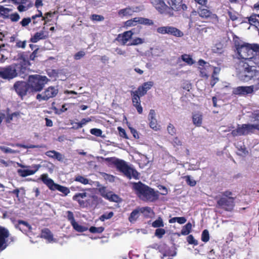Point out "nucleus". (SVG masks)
I'll return each mask as SVG.
<instances>
[{"label":"nucleus","instance_id":"f257e3e1","mask_svg":"<svg viewBox=\"0 0 259 259\" xmlns=\"http://www.w3.org/2000/svg\"><path fill=\"white\" fill-rule=\"evenodd\" d=\"M132 188L137 195L145 201L154 202L158 199V195L154 189L141 182L132 183Z\"/></svg>","mask_w":259,"mask_h":259},{"label":"nucleus","instance_id":"f03ea898","mask_svg":"<svg viewBox=\"0 0 259 259\" xmlns=\"http://www.w3.org/2000/svg\"><path fill=\"white\" fill-rule=\"evenodd\" d=\"M105 161L113 164L119 171L122 172L128 179H139V173L135 169L130 167L123 160L115 157H108L105 158Z\"/></svg>","mask_w":259,"mask_h":259},{"label":"nucleus","instance_id":"7ed1b4c3","mask_svg":"<svg viewBox=\"0 0 259 259\" xmlns=\"http://www.w3.org/2000/svg\"><path fill=\"white\" fill-rule=\"evenodd\" d=\"M38 48L35 49L33 52L29 56L28 53L22 52L18 54L17 58V68L19 69L17 72V76L25 78L28 74V67L30 65L29 60H34L37 57Z\"/></svg>","mask_w":259,"mask_h":259},{"label":"nucleus","instance_id":"20e7f679","mask_svg":"<svg viewBox=\"0 0 259 259\" xmlns=\"http://www.w3.org/2000/svg\"><path fill=\"white\" fill-rule=\"evenodd\" d=\"M154 85L151 81L145 82L138 88L137 91L131 92L132 103L133 106L136 108L139 114L143 112V108L141 105L140 97L144 96Z\"/></svg>","mask_w":259,"mask_h":259},{"label":"nucleus","instance_id":"39448f33","mask_svg":"<svg viewBox=\"0 0 259 259\" xmlns=\"http://www.w3.org/2000/svg\"><path fill=\"white\" fill-rule=\"evenodd\" d=\"M49 80L47 76L39 74L30 75L28 77V82L32 92L41 91Z\"/></svg>","mask_w":259,"mask_h":259},{"label":"nucleus","instance_id":"423d86ee","mask_svg":"<svg viewBox=\"0 0 259 259\" xmlns=\"http://www.w3.org/2000/svg\"><path fill=\"white\" fill-rule=\"evenodd\" d=\"M240 58L245 60L252 58L253 52L259 51V45L246 43L237 50Z\"/></svg>","mask_w":259,"mask_h":259},{"label":"nucleus","instance_id":"0eeeda50","mask_svg":"<svg viewBox=\"0 0 259 259\" xmlns=\"http://www.w3.org/2000/svg\"><path fill=\"white\" fill-rule=\"evenodd\" d=\"M41 179L43 183L51 190H57L63 193L65 196L70 193V190L67 187L55 184L52 179L48 178V176L46 174H42L41 176Z\"/></svg>","mask_w":259,"mask_h":259},{"label":"nucleus","instance_id":"6e6552de","mask_svg":"<svg viewBox=\"0 0 259 259\" xmlns=\"http://www.w3.org/2000/svg\"><path fill=\"white\" fill-rule=\"evenodd\" d=\"M217 207L227 211H231L235 206V198H227L216 196Z\"/></svg>","mask_w":259,"mask_h":259},{"label":"nucleus","instance_id":"1a4fd4ad","mask_svg":"<svg viewBox=\"0 0 259 259\" xmlns=\"http://www.w3.org/2000/svg\"><path fill=\"white\" fill-rule=\"evenodd\" d=\"M16 77V64L0 67V78L10 80Z\"/></svg>","mask_w":259,"mask_h":259},{"label":"nucleus","instance_id":"9d476101","mask_svg":"<svg viewBox=\"0 0 259 259\" xmlns=\"http://www.w3.org/2000/svg\"><path fill=\"white\" fill-rule=\"evenodd\" d=\"M169 6V9H168V16L169 17H172L174 16V11L179 12L181 10L186 11L187 10V6L183 4V0H170L167 2Z\"/></svg>","mask_w":259,"mask_h":259},{"label":"nucleus","instance_id":"9b49d317","mask_svg":"<svg viewBox=\"0 0 259 259\" xmlns=\"http://www.w3.org/2000/svg\"><path fill=\"white\" fill-rule=\"evenodd\" d=\"M157 32L161 34H169L176 37H182L184 33L180 30L173 26H166L157 28Z\"/></svg>","mask_w":259,"mask_h":259},{"label":"nucleus","instance_id":"f8f14e48","mask_svg":"<svg viewBox=\"0 0 259 259\" xmlns=\"http://www.w3.org/2000/svg\"><path fill=\"white\" fill-rule=\"evenodd\" d=\"M58 90L54 87L50 86L46 89L42 94L36 95V99L39 101H48L50 98H53L57 96Z\"/></svg>","mask_w":259,"mask_h":259},{"label":"nucleus","instance_id":"ddd939ff","mask_svg":"<svg viewBox=\"0 0 259 259\" xmlns=\"http://www.w3.org/2000/svg\"><path fill=\"white\" fill-rule=\"evenodd\" d=\"M252 124H243L241 125H238L237 128L233 130L231 134L234 136L246 135L250 133H253L252 131Z\"/></svg>","mask_w":259,"mask_h":259},{"label":"nucleus","instance_id":"4468645a","mask_svg":"<svg viewBox=\"0 0 259 259\" xmlns=\"http://www.w3.org/2000/svg\"><path fill=\"white\" fill-rule=\"evenodd\" d=\"M6 8L0 6V17L3 18H10L12 21H16V13H12L14 8L12 6Z\"/></svg>","mask_w":259,"mask_h":259},{"label":"nucleus","instance_id":"2eb2a0df","mask_svg":"<svg viewBox=\"0 0 259 259\" xmlns=\"http://www.w3.org/2000/svg\"><path fill=\"white\" fill-rule=\"evenodd\" d=\"M151 3L159 13L168 15V9H169L163 0H150Z\"/></svg>","mask_w":259,"mask_h":259},{"label":"nucleus","instance_id":"dca6fc26","mask_svg":"<svg viewBox=\"0 0 259 259\" xmlns=\"http://www.w3.org/2000/svg\"><path fill=\"white\" fill-rule=\"evenodd\" d=\"M199 65L198 69L200 72V76L201 77L207 78L208 75V69L209 68L212 67L208 62H206L203 59H199L198 61Z\"/></svg>","mask_w":259,"mask_h":259},{"label":"nucleus","instance_id":"f3484780","mask_svg":"<svg viewBox=\"0 0 259 259\" xmlns=\"http://www.w3.org/2000/svg\"><path fill=\"white\" fill-rule=\"evenodd\" d=\"M9 236V231L4 227H0V251L4 250L7 247V238Z\"/></svg>","mask_w":259,"mask_h":259},{"label":"nucleus","instance_id":"a211bd4d","mask_svg":"<svg viewBox=\"0 0 259 259\" xmlns=\"http://www.w3.org/2000/svg\"><path fill=\"white\" fill-rule=\"evenodd\" d=\"M243 73L241 75V79L247 81L250 80L254 75V73L252 70V66H250L247 63H243L242 65Z\"/></svg>","mask_w":259,"mask_h":259},{"label":"nucleus","instance_id":"6ab92c4d","mask_svg":"<svg viewBox=\"0 0 259 259\" xmlns=\"http://www.w3.org/2000/svg\"><path fill=\"white\" fill-rule=\"evenodd\" d=\"M134 33L132 30L124 31L122 33L119 34L115 40L120 42L122 45H125L128 41L132 39Z\"/></svg>","mask_w":259,"mask_h":259},{"label":"nucleus","instance_id":"aec40b11","mask_svg":"<svg viewBox=\"0 0 259 259\" xmlns=\"http://www.w3.org/2000/svg\"><path fill=\"white\" fill-rule=\"evenodd\" d=\"M253 85L248 87H238L233 89V94L237 95H246L249 94H251L253 92Z\"/></svg>","mask_w":259,"mask_h":259},{"label":"nucleus","instance_id":"412c9836","mask_svg":"<svg viewBox=\"0 0 259 259\" xmlns=\"http://www.w3.org/2000/svg\"><path fill=\"white\" fill-rule=\"evenodd\" d=\"M30 87L29 83L23 81H17V94L21 98L26 95Z\"/></svg>","mask_w":259,"mask_h":259},{"label":"nucleus","instance_id":"4be33fe9","mask_svg":"<svg viewBox=\"0 0 259 259\" xmlns=\"http://www.w3.org/2000/svg\"><path fill=\"white\" fill-rule=\"evenodd\" d=\"M41 167L40 164H34L31 166V169H18L17 172L22 177H26L34 174Z\"/></svg>","mask_w":259,"mask_h":259},{"label":"nucleus","instance_id":"5701e85b","mask_svg":"<svg viewBox=\"0 0 259 259\" xmlns=\"http://www.w3.org/2000/svg\"><path fill=\"white\" fill-rule=\"evenodd\" d=\"M87 196V193L86 192L77 193L73 196L72 199L74 201H77L80 206L84 207H87V202L86 200L84 201L83 199L85 198Z\"/></svg>","mask_w":259,"mask_h":259},{"label":"nucleus","instance_id":"b1692460","mask_svg":"<svg viewBox=\"0 0 259 259\" xmlns=\"http://www.w3.org/2000/svg\"><path fill=\"white\" fill-rule=\"evenodd\" d=\"M33 4L30 0H21L17 9L20 12L26 11L33 6Z\"/></svg>","mask_w":259,"mask_h":259},{"label":"nucleus","instance_id":"393cba45","mask_svg":"<svg viewBox=\"0 0 259 259\" xmlns=\"http://www.w3.org/2000/svg\"><path fill=\"white\" fill-rule=\"evenodd\" d=\"M46 155L50 158L57 159L59 161H63L64 156L60 152L55 150H50L45 153Z\"/></svg>","mask_w":259,"mask_h":259},{"label":"nucleus","instance_id":"a878e982","mask_svg":"<svg viewBox=\"0 0 259 259\" xmlns=\"http://www.w3.org/2000/svg\"><path fill=\"white\" fill-rule=\"evenodd\" d=\"M17 228L25 233L30 231L31 229V226L27 222L20 220L18 221Z\"/></svg>","mask_w":259,"mask_h":259},{"label":"nucleus","instance_id":"bb28decb","mask_svg":"<svg viewBox=\"0 0 259 259\" xmlns=\"http://www.w3.org/2000/svg\"><path fill=\"white\" fill-rule=\"evenodd\" d=\"M100 199L98 197L95 195H90L88 199L86 200L87 207L90 206H96L99 203Z\"/></svg>","mask_w":259,"mask_h":259},{"label":"nucleus","instance_id":"cd10ccee","mask_svg":"<svg viewBox=\"0 0 259 259\" xmlns=\"http://www.w3.org/2000/svg\"><path fill=\"white\" fill-rule=\"evenodd\" d=\"M41 237L47 239L49 242H51L53 240V235L51 231L48 228H45L42 230L41 232Z\"/></svg>","mask_w":259,"mask_h":259},{"label":"nucleus","instance_id":"c85d7f7f","mask_svg":"<svg viewBox=\"0 0 259 259\" xmlns=\"http://www.w3.org/2000/svg\"><path fill=\"white\" fill-rule=\"evenodd\" d=\"M140 207L134 209L128 217L129 222L132 223L135 222L140 217Z\"/></svg>","mask_w":259,"mask_h":259},{"label":"nucleus","instance_id":"c756f323","mask_svg":"<svg viewBox=\"0 0 259 259\" xmlns=\"http://www.w3.org/2000/svg\"><path fill=\"white\" fill-rule=\"evenodd\" d=\"M192 120L193 124L198 127L201 126L202 123V115L200 113H196L193 115Z\"/></svg>","mask_w":259,"mask_h":259},{"label":"nucleus","instance_id":"7c9ffc66","mask_svg":"<svg viewBox=\"0 0 259 259\" xmlns=\"http://www.w3.org/2000/svg\"><path fill=\"white\" fill-rule=\"evenodd\" d=\"M45 38V36H44V32L42 31L40 32H36L33 36H32L30 41L32 42L35 43L37 42L40 39H43Z\"/></svg>","mask_w":259,"mask_h":259},{"label":"nucleus","instance_id":"2f4dec72","mask_svg":"<svg viewBox=\"0 0 259 259\" xmlns=\"http://www.w3.org/2000/svg\"><path fill=\"white\" fill-rule=\"evenodd\" d=\"M140 213H142L145 218H150L151 214H154L153 211L152 209L148 206L140 207Z\"/></svg>","mask_w":259,"mask_h":259},{"label":"nucleus","instance_id":"473e14b6","mask_svg":"<svg viewBox=\"0 0 259 259\" xmlns=\"http://www.w3.org/2000/svg\"><path fill=\"white\" fill-rule=\"evenodd\" d=\"M105 198L108 199L110 201L117 202L119 201L120 198L117 195L114 194L113 192L110 191L108 193L107 195H106Z\"/></svg>","mask_w":259,"mask_h":259},{"label":"nucleus","instance_id":"72a5a7b5","mask_svg":"<svg viewBox=\"0 0 259 259\" xmlns=\"http://www.w3.org/2000/svg\"><path fill=\"white\" fill-rule=\"evenodd\" d=\"M105 198L108 199L110 201L117 202L119 201L120 198L117 195L114 194L113 192L110 191L108 193L107 195H106Z\"/></svg>","mask_w":259,"mask_h":259},{"label":"nucleus","instance_id":"f704fd0d","mask_svg":"<svg viewBox=\"0 0 259 259\" xmlns=\"http://www.w3.org/2000/svg\"><path fill=\"white\" fill-rule=\"evenodd\" d=\"M198 14L200 17L203 18H207L211 16L212 13L206 9H199Z\"/></svg>","mask_w":259,"mask_h":259},{"label":"nucleus","instance_id":"c9c22d12","mask_svg":"<svg viewBox=\"0 0 259 259\" xmlns=\"http://www.w3.org/2000/svg\"><path fill=\"white\" fill-rule=\"evenodd\" d=\"M247 18L249 23L251 25L254 26L257 29L259 30V21L256 18L254 14H252Z\"/></svg>","mask_w":259,"mask_h":259},{"label":"nucleus","instance_id":"e433bc0d","mask_svg":"<svg viewBox=\"0 0 259 259\" xmlns=\"http://www.w3.org/2000/svg\"><path fill=\"white\" fill-rule=\"evenodd\" d=\"M181 59L188 65H192L195 63V61L190 55L185 54L181 55Z\"/></svg>","mask_w":259,"mask_h":259},{"label":"nucleus","instance_id":"4c0bfd02","mask_svg":"<svg viewBox=\"0 0 259 259\" xmlns=\"http://www.w3.org/2000/svg\"><path fill=\"white\" fill-rule=\"evenodd\" d=\"M191 229L192 224L189 222L183 227L181 234L183 235H187L190 233Z\"/></svg>","mask_w":259,"mask_h":259},{"label":"nucleus","instance_id":"58836bf2","mask_svg":"<svg viewBox=\"0 0 259 259\" xmlns=\"http://www.w3.org/2000/svg\"><path fill=\"white\" fill-rule=\"evenodd\" d=\"M234 45L236 49V50L239 49L241 47L244 45L245 42H244L240 39V38L236 35H234L233 37Z\"/></svg>","mask_w":259,"mask_h":259},{"label":"nucleus","instance_id":"ea45409f","mask_svg":"<svg viewBox=\"0 0 259 259\" xmlns=\"http://www.w3.org/2000/svg\"><path fill=\"white\" fill-rule=\"evenodd\" d=\"M138 23L140 24H144L145 25L151 26L154 24L153 21L148 18L143 17H138Z\"/></svg>","mask_w":259,"mask_h":259},{"label":"nucleus","instance_id":"a19ab883","mask_svg":"<svg viewBox=\"0 0 259 259\" xmlns=\"http://www.w3.org/2000/svg\"><path fill=\"white\" fill-rule=\"evenodd\" d=\"M133 11L132 9L130 7H127L124 9H122L120 10L118 14L119 16H131L132 15Z\"/></svg>","mask_w":259,"mask_h":259},{"label":"nucleus","instance_id":"79ce46f5","mask_svg":"<svg viewBox=\"0 0 259 259\" xmlns=\"http://www.w3.org/2000/svg\"><path fill=\"white\" fill-rule=\"evenodd\" d=\"M217 69V67H213V71L211 75L210 81V85L212 87H213L219 80V78L217 76V75L218 73V72L216 71Z\"/></svg>","mask_w":259,"mask_h":259},{"label":"nucleus","instance_id":"37998d69","mask_svg":"<svg viewBox=\"0 0 259 259\" xmlns=\"http://www.w3.org/2000/svg\"><path fill=\"white\" fill-rule=\"evenodd\" d=\"M183 179L185 180L187 184L191 187H194L196 185V181L192 179L190 176H184Z\"/></svg>","mask_w":259,"mask_h":259},{"label":"nucleus","instance_id":"c03bdc74","mask_svg":"<svg viewBox=\"0 0 259 259\" xmlns=\"http://www.w3.org/2000/svg\"><path fill=\"white\" fill-rule=\"evenodd\" d=\"M71 225L73 229L78 232H83L87 230V228L85 227L79 225L76 221L73 223Z\"/></svg>","mask_w":259,"mask_h":259},{"label":"nucleus","instance_id":"a18cd8bd","mask_svg":"<svg viewBox=\"0 0 259 259\" xmlns=\"http://www.w3.org/2000/svg\"><path fill=\"white\" fill-rule=\"evenodd\" d=\"M164 223L161 218L159 217L156 220L154 221L152 226L154 228H160L164 227Z\"/></svg>","mask_w":259,"mask_h":259},{"label":"nucleus","instance_id":"49530a36","mask_svg":"<svg viewBox=\"0 0 259 259\" xmlns=\"http://www.w3.org/2000/svg\"><path fill=\"white\" fill-rule=\"evenodd\" d=\"M74 181L76 182H78L84 185H87L89 183V180L87 178H85L80 175L76 176L75 177Z\"/></svg>","mask_w":259,"mask_h":259},{"label":"nucleus","instance_id":"de8ad7c7","mask_svg":"<svg viewBox=\"0 0 259 259\" xmlns=\"http://www.w3.org/2000/svg\"><path fill=\"white\" fill-rule=\"evenodd\" d=\"M209 234L207 229L204 230L201 234V240L204 242H207L209 240Z\"/></svg>","mask_w":259,"mask_h":259},{"label":"nucleus","instance_id":"09e8293b","mask_svg":"<svg viewBox=\"0 0 259 259\" xmlns=\"http://www.w3.org/2000/svg\"><path fill=\"white\" fill-rule=\"evenodd\" d=\"M138 17H135L133 19L127 20L125 23L124 25L126 27H131L135 26L137 25V23H138Z\"/></svg>","mask_w":259,"mask_h":259},{"label":"nucleus","instance_id":"8fccbe9b","mask_svg":"<svg viewBox=\"0 0 259 259\" xmlns=\"http://www.w3.org/2000/svg\"><path fill=\"white\" fill-rule=\"evenodd\" d=\"M150 127L154 131H158L159 130L160 126L158 124L156 119L149 120Z\"/></svg>","mask_w":259,"mask_h":259},{"label":"nucleus","instance_id":"3c124183","mask_svg":"<svg viewBox=\"0 0 259 259\" xmlns=\"http://www.w3.org/2000/svg\"><path fill=\"white\" fill-rule=\"evenodd\" d=\"M37 18H41V21H46V17L42 16V12L40 11H38V14L32 16V20L33 21V24L34 25L36 24L37 23V21H35V19Z\"/></svg>","mask_w":259,"mask_h":259},{"label":"nucleus","instance_id":"603ef678","mask_svg":"<svg viewBox=\"0 0 259 259\" xmlns=\"http://www.w3.org/2000/svg\"><path fill=\"white\" fill-rule=\"evenodd\" d=\"M144 42L143 39L140 37H136L133 39L130 43L128 44L127 46H137L142 44Z\"/></svg>","mask_w":259,"mask_h":259},{"label":"nucleus","instance_id":"864d4df0","mask_svg":"<svg viewBox=\"0 0 259 259\" xmlns=\"http://www.w3.org/2000/svg\"><path fill=\"white\" fill-rule=\"evenodd\" d=\"M104 230V228L103 227H96L92 226L90 228L89 231L92 233H101Z\"/></svg>","mask_w":259,"mask_h":259},{"label":"nucleus","instance_id":"5fc2aeb1","mask_svg":"<svg viewBox=\"0 0 259 259\" xmlns=\"http://www.w3.org/2000/svg\"><path fill=\"white\" fill-rule=\"evenodd\" d=\"M165 230L162 228H157L155 232V235L158 238H161L165 234Z\"/></svg>","mask_w":259,"mask_h":259},{"label":"nucleus","instance_id":"6e6d98bb","mask_svg":"<svg viewBox=\"0 0 259 259\" xmlns=\"http://www.w3.org/2000/svg\"><path fill=\"white\" fill-rule=\"evenodd\" d=\"M167 131L169 134L175 136L176 134V128L171 123H169L167 127Z\"/></svg>","mask_w":259,"mask_h":259},{"label":"nucleus","instance_id":"4d7b16f0","mask_svg":"<svg viewBox=\"0 0 259 259\" xmlns=\"http://www.w3.org/2000/svg\"><path fill=\"white\" fill-rule=\"evenodd\" d=\"M187 241L190 244L197 245L198 244V241L194 238L192 235H189L187 237Z\"/></svg>","mask_w":259,"mask_h":259},{"label":"nucleus","instance_id":"13d9d810","mask_svg":"<svg viewBox=\"0 0 259 259\" xmlns=\"http://www.w3.org/2000/svg\"><path fill=\"white\" fill-rule=\"evenodd\" d=\"M102 131L99 128H92L90 130V133L96 137H102Z\"/></svg>","mask_w":259,"mask_h":259},{"label":"nucleus","instance_id":"bf43d9fd","mask_svg":"<svg viewBox=\"0 0 259 259\" xmlns=\"http://www.w3.org/2000/svg\"><path fill=\"white\" fill-rule=\"evenodd\" d=\"M91 19L94 21H102L104 19V18L102 15H99L97 14H93L91 16Z\"/></svg>","mask_w":259,"mask_h":259},{"label":"nucleus","instance_id":"052dcab7","mask_svg":"<svg viewBox=\"0 0 259 259\" xmlns=\"http://www.w3.org/2000/svg\"><path fill=\"white\" fill-rule=\"evenodd\" d=\"M113 216V212L111 211L109 212L108 214H103L102 215L100 218V220L101 221H104L105 220H108L110 218H111Z\"/></svg>","mask_w":259,"mask_h":259},{"label":"nucleus","instance_id":"680f3d73","mask_svg":"<svg viewBox=\"0 0 259 259\" xmlns=\"http://www.w3.org/2000/svg\"><path fill=\"white\" fill-rule=\"evenodd\" d=\"M67 218L68 220L70 222L71 224L75 222V220L74 218V214L73 212L71 211H67Z\"/></svg>","mask_w":259,"mask_h":259},{"label":"nucleus","instance_id":"e2e57ef3","mask_svg":"<svg viewBox=\"0 0 259 259\" xmlns=\"http://www.w3.org/2000/svg\"><path fill=\"white\" fill-rule=\"evenodd\" d=\"M117 129L120 137L124 138L126 139H128V137L126 135V132L124 129L120 126L118 127Z\"/></svg>","mask_w":259,"mask_h":259},{"label":"nucleus","instance_id":"0e129e2a","mask_svg":"<svg viewBox=\"0 0 259 259\" xmlns=\"http://www.w3.org/2000/svg\"><path fill=\"white\" fill-rule=\"evenodd\" d=\"M84 55L85 53L82 51H80L75 54V55H74V59L76 60H78L80 59L83 57H84Z\"/></svg>","mask_w":259,"mask_h":259},{"label":"nucleus","instance_id":"69168bd1","mask_svg":"<svg viewBox=\"0 0 259 259\" xmlns=\"http://www.w3.org/2000/svg\"><path fill=\"white\" fill-rule=\"evenodd\" d=\"M228 14L232 21H234L237 20V15L235 12L228 11Z\"/></svg>","mask_w":259,"mask_h":259},{"label":"nucleus","instance_id":"338daca9","mask_svg":"<svg viewBox=\"0 0 259 259\" xmlns=\"http://www.w3.org/2000/svg\"><path fill=\"white\" fill-rule=\"evenodd\" d=\"M99 191L101 193V195L105 198L106 195H107L109 191H108L106 187L102 186L99 189Z\"/></svg>","mask_w":259,"mask_h":259},{"label":"nucleus","instance_id":"774afa93","mask_svg":"<svg viewBox=\"0 0 259 259\" xmlns=\"http://www.w3.org/2000/svg\"><path fill=\"white\" fill-rule=\"evenodd\" d=\"M31 19L32 18H24L20 22V24L22 26H26L31 22Z\"/></svg>","mask_w":259,"mask_h":259}]
</instances>
